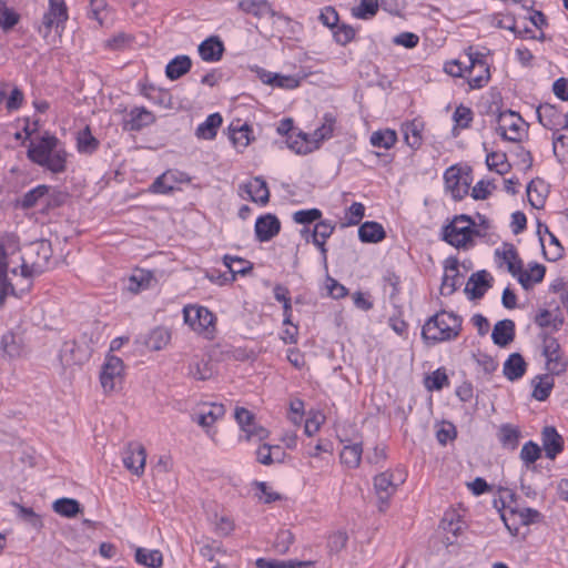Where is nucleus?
<instances>
[{"label":"nucleus","instance_id":"1","mask_svg":"<svg viewBox=\"0 0 568 568\" xmlns=\"http://www.w3.org/2000/svg\"><path fill=\"white\" fill-rule=\"evenodd\" d=\"M27 155L31 162L53 174L63 173L67 170L68 152L62 142L48 132L30 143Z\"/></svg>","mask_w":568,"mask_h":568},{"label":"nucleus","instance_id":"2","mask_svg":"<svg viewBox=\"0 0 568 568\" xmlns=\"http://www.w3.org/2000/svg\"><path fill=\"white\" fill-rule=\"evenodd\" d=\"M462 331V317L453 312L440 311L423 326L422 337L427 345L455 339Z\"/></svg>","mask_w":568,"mask_h":568},{"label":"nucleus","instance_id":"3","mask_svg":"<svg viewBox=\"0 0 568 568\" xmlns=\"http://www.w3.org/2000/svg\"><path fill=\"white\" fill-rule=\"evenodd\" d=\"M52 256L51 244L47 240L30 243L21 256V276L26 280V288L31 286V278L40 275L48 267Z\"/></svg>","mask_w":568,"mask_h":568},{"label":"nucleus","instance_id":"4","mask_svg":"<svg viewBox=\"0 0 568 568\" xmlns=\"http://www.w3.org/2000/svg\"><path fill=\"white\" fill-rule=\"evenodd\" d=\"M475 222L469 215H456L450 223L443 227V240L457 248L466 247L478 235Z\"/></svg>","mask_w":568,"mask_h":568},{"label":"nucleus","instance_id":"5","mask_svg":"<svg viewBox=\"0 0 568 568\" xmlns=\"http://www.w3.org/2000/svg\"><path fill=\"white\" fill-rule=\"evenodd\" d=\"M539 338L541 339V354L546 358V369L550 375L564 374L568 367V359L557 338L547 332H541Z\"/></svg>","mask_w":568,"mask_h":568},{"label":"nucleus","instance_id":"6","mask_svg":"<svg viewBox=\"0 0 568 568\" xmlns=\"http://www.w3.org/2000/svg\"><path fill=\"white\" fill-rule=\"evenodd\" d=\"M184 321L192 329L203 333L206 337H212L215 331V316L203 306H185L183 310Z\"/></svg>","mask_w":568,"mask_h":568},{"label":"nucleus","instance_id":"7","mask_svg":"<svg viewBox=\"0 0 568 568\" xmlns=\"http://www.w3.org/2000/svg\"><path fill=\"white\" fill-rule=\"evenodd\" d=\"M468 70L467 81L471 89L485 87L490 79L489 65L481 52H473V47L467 49Z\"/></svg>","mask_w":568,"mask_h":568},{"label":"nucleus","instance_id":"8","mask_svg":"<svg viewBox=\"0 0 568 568\" xmlns=\"http://www.w3.org/2000/svg\"><path fill=\"white\" fill-rule=\"evenodd\" d=\"M124 365L120 357L109 355L100 374L101 386L105 393L119 388L123 379Z\"/></svg>","mask_w":568,"mask_h":568},{"label":"nucleus","instance_id":"9","mask_svg":"<svg viewBox=\"0 0 568 568\" xmlns=\"http://www.w3.org/2000/svg\"><path fill=\"white\" fill-rule=\"evenodd\" d=\"M68 20V9L64 0H49V9L43 14L39 32L47 38L53 27H60Z\"/></svg>","mask_w":568,"mask_h":568},{"label":"nucleus","instance_id":"10","mask_svg":"<svg viewBox=\"0 0 568 568\" xmlns=\"http://www.w3.org/2000/svg\"><path fill=\"white\" fill-rule=\"evenodd\" d=\"M520 121L521 116L514 111L500 113L497 133L506 141L519 142L521 140Z\"/></svg>","mask_w":568,"mask_h":568},{"label":"nucleus","instance_id":"11","mask_svg":"<svg viewBox=\"0 0 568 568\" xmlns=\"http://www.w3.org/2000/svg\"><path fill=\"white\" fill-rule=\"evenodd\" d=\"M146 460V452L143 445L138 443H131L128 445L124 456L123 464L132 474L140 476L144 473Z\"/></svg>","mask_w":568,"mask_h":568},{"label":"nucleus","instance_id":"12","mask_svg":"<svg viewBox=\"0 0 568 568\" xmlns=\"http://www.w3.org/2000/svg\"><path fill=\"white\" fill-rule=\"evenodd\" d=\"M393 474L384 471L375 476L374 488L378 496V509L384 513L388 508L389 499L396 491V485L393 484Z\"/></svg>","mask_w":568,"mask_h":568},{"label":"nucleus","instance_id":"13","mask_svg":"<svg viewBox=\"0 0 568 568\" xmlns=\"http://www.w3.org/2000/svg\"><path fill=\"white\" fill-rule=\"evenodd\" d=\"M237 8L247 14H253L257 19L268 16L271 18L290 20L284 14L275 11L267 0H241L237 3Z\"/></svg>","mask_w":568,"mask_h":568},{"label":"nucleus","instance_id":"14","mask_svg":"<svg viewBox=\"0 0 568 568\" xmlns=\"http://www.w3.org/2000/svg\"><path fill=\"white\" fill-rule=\"evenodd\" d=\"M281 231L280 220L271 213L260 216L255 222V235L260 242H267Z\"/></svg>","mask_w":568,"mask_h":568},{"label":"nucleus","instance_id":"15","mask_svg":"<svg viewBox=\"0 0 568 568\" xmlns=\"http://www.w3.org/2000/svg\"><path fill=\"white\" fill-rule=\"evenodd\" d=\"M541 443L546 457L549 459H555L564 450V438L554 426L542 428Z\"/></svg>","mask_w":568,"mask_h":568},{"label":"nucleus","instance_id":"16","mask_svg":"<svg viewBox=\"0 0 568 568\" xmlns=\"http://www.w3.org/2000/svg\"><path fill=\"white\" fill-rule=\"evenodd\" d=\"M89 352L75 341H67L60 349V359L64 365H81L89 359Z\"/></svg>","mask_w":568,"mask_h":568},{"label":"nucleus","instance_id":"17","mask_svg":"<svg viewBox=\"0 0 568 568\" xmlns=\"http://www.w3.org/2000/svg\"><path fill=\"white\" fill-rule=\"evenodd\" d=\"M489 278L490 275L485 270L473 273L468 278L465 292L471 300L481 298L486 290L490 287Z\"/></svg>","mask_w":568,"mask_h":568},{"label":"nucleus","instance_id":"18","mask_svg":"<svg viewBox=\"0 0 568 568\" xmlns=\"http://www.w3.org/2000/svg\"><path fill=\"white\" fill-rule=\"evenodd\" d=\"M445 183L447 187L450 190L453 197L455 200H462L469 191V184L464 181L460 182L462 175L460 170L456 166H450L445 172Z\"/></svg>","mask_w":568,"mask_h":568},{"label":"nucleus","instance_id":"19","mask_svg":"<svg viewBox=\"0 0 568 568\" xmlns=\"http://www.w3.org/2000/svg\"><path fill=\"white\" fill-rule=\"evenodd\" d=\"M155 116L145 108H134L129 113V119L124 120V129L130 131H139L144 126L152 124Z\"/></svg>","mask_w":568,"mask_h":568},{"label":"nucleus","instance_id":"20","mask_svg":"<svg viewBox=\"0 0 568 568\" xmlns=\"http://www.w3.org/2000/svg\"><path fill=\"white\" fill-rule=\"evenodd\" d=\"M223 52V42L216 36L207 38L199 45L200 57L207 62H215L221 60Z\"/></svg>","mask_w":568,"mask_h":568},{"label":"nucleus","instance_id":"21","mask_svg":"<svg viewBox=\"0 0 568 568\" xmlns=\"http://www.w3.org/2000/svg\"><path fill=\"white\" fill-rule=\"evenodd\" d=\"M491 338L499 347H505L515 338V323L511 320H503L495 324Z\"/></svg>","mask_w":568,"mask_h":568},{"label":"nucleus","instance_id":"22","mask_svg":"<svg viewBox=\"0 0 568 568\" xmlns=\"http://www.w3.org/2000/svg\"><path fill=\"white\" fill-rule=\"evenodd\" d=\"M244 191L250 195V200L261 205H265L270 201V191L266 182L261 178L256 176L252 182L243 185Z\"/></svg>","mask_w":568,"mask_h":568},{"label":"nucleus","instance_id":"23","mask_svg":"<svg viewBox=\"0 0 568 568\" xmlns=\"http://www.w3.org/2000/svg\"><path fill=\"white\" fill-rule=\"evenodd\" d=\"M459 275L458 271V260L455 257H450L446 261L445 265V274L443 276L442 285H440V294L442 295H450L456 288V278Z\"/></svg>","mask_w":568,"mask_h":568},{"label":"nucleus","instance_id":"24","mask_svg":"<svg viewBox=\"0 0 568 568\" xmlns=\"http://www.w3.org/2000/svg\"><path fill=\"white\" fill-rule=\"evenodd\" d=\"M214 373V365L210 358L194 357L189 365V376L196 381H207Z\"/></svg>","mask_w":568,"mask_h":568},{"label":"nucleus","instance_id":"25","mask_svg":"<svg viewBox=\"0 0 568 568\" xmlns=\"http://www.w3.org/2000/svg\"><path fill=\"white\" fill-rule=\"evenodd\" d=\"M358 237L364 243H378L386 237V232L382 224L367 221L359 226Z\"/></svg>","mask_w":568,"mask_h":568},{"label":"nucleus","instance_id":"26","mask_svg":"<svg viewBox=\"0 0 568 568\" xmlns=\"http://www.w3.org/2000/svg\"><path fill=\"white\" fill-rule=\"evenodd\" d=\"M527 368V363L519 353H513L509 355L507 361L504 363V375L509 381H516L520 378Z\"/></svg>","mask_w":568,"mask_h":568},{"label":"nucleus","instance_id":"27","mask_svg":"<svg viewBox=\"0 0 568 568\" xmlns=\"http://www.w3.org/2000/svg\"><path fill=\"white\" fill-rule=\"evenodd\" d=\"M222 122L223 119L220 113L210 114L206 120L197 126L195 135L199 139L212 140L215 138Z\"/></svg>","mask_w":568,"mask_h":568},{"label":"nucleus","instance_id":"28","mask_svg":"<svg viewBox=\"0 0 568 568\" xmlns=\"http://www.w3.org/2000/svg\"><path fill=\"white\" fill-rule=\"evenodd\" d=\"M497 435L503 447L511 450L517 448L521 436L519 428L511 424H503Z\"/></svg>","mask_w":568,"mask_h":568},{"label":"nucleus","instance_id":"29","mask_svg":"<svg viewBox=\"0 0 568 568\" xmlns=\"http://www.w3.org/2000/svg\"><path fill=\"white\" fill-rule=\"evenodd\" d=\"M335 226L331 224L328 221H320L318 223H316L312 233L313 243L321 250L324 260H326L327 253V250L325 247V240L332 235Z\"/></svg>","mask_w":568,"mask_h":568},{"label":"nucleus","instance_id":"30","mask_svg":"<svg viewBox=\"0 0 568 568\" xmlns=\"http://www.w3.org/2000/svg\"><path fill=\"white\" fill-rule=\"evenodd\" d=\"M52 509L54 513L67 518H73L82 511L81 505L78 500L67 497L57 499L52 504Z\"/></svg>","mask_w":568,"mask_h":568},{"label":"nucleus","instance_id":"31","mask_svg":"<svg viewBox=\"0 0 568 568\" xmlns=\"http://www.w3.org/2000/svg\"><path fill=\"white\" fill-rule=\"evenodd\" d=\"M192 61L187 55H179L166 65L165 73L171 80H176L189 72Z\"/></svg>","mask_w":568,"mask_h":568},{"label":"nucleus","instance_id":"32","mask_svg":"<svg viewBox=\"0 0 568 568\" xmlns=\"http://www.w3.org/2000/svg\"><path fill=\"white\" fill-rule=\"evenodd\" d=\"M532 397L539 402L546 400L554 387V379L550 374L536 376L532 381Z\"/></svg>","mask_w":568,"mask_h":568},{"label":"nucleus","instance_id":"33","mask_svg":"<svg viewBox=\"0 0 568 568\" xmlns=\"http://www.w3.org/2000/svg\"><path fill=\"white\" fill-rule=\"evenodd\" d=\"M223 263L232 273L233 280L235 278L236 274L246 275L253 270V264L250 261L239 256L226 254L223 256Z\"/></svg>","mask_w":568,"mask_h":568},{"label":"nucleus","instance_id":"34","mask_svg":"<svg viewBox=\"0 0 568 568\" xmlns=\"http://www.w3.org/2000/svg\"><path fill=\"white\" fill-rule=\"evenodd\" d=\"M171 339V334L165 327H156L148 335L145 345L151 351L164 348Z\"/></svg>","mask_w":568,"mask_h":568},{"label":"nucleus","instance_id":"35","mask_svg":"<svg viewBox=\"0 0 568 568\" xmlns=\"http://www.w3.org/2000/svg\"><path fill=\"white\" fill-rule=\"evenodd\" d=\"M323 120V124L313 133V140H311L313 148H317L320 142L329 139L333 135L336 123L335 116L331 113H326Z\"/></svg>","mask_w":568,"mask_h":568},{"label":"nucleus","instance_id":"36","mask_svg":"<svg viewBox=\"0 0 568 568\" xmlns=\"http://www.w3.org/2000/svg\"><path fill=\"white\" fill-rule=\"evenodd\" d=\"M135 560L145 567L159 568L162 566L163 557L159 550H148L140 547L135 550Z\"/></svg>","mask_w":568,"mask_h":568},{"label":"nucleus","instance_id":"37","mask_svg":"<svg viewBox=\"0 0 568 568\" xmlns=\"http://www.w3.org/2000/svg\"><path fill=\"white\" fill-rule=\"evenodd\" d=\"M363 454V447L361 443L345 445L341 452V462L351 468L359 466Z\"/></svg>","mask_w":568,"mask_h":568},{"label":"nucleus","instance_id":"38","mask_svg":"<svg viewBox=\"0 0 568 568\" xmlns=\"http://www.w3.org/2000/svg\"><path fill=\"white\" fill-rule=\"evenodd\" d=\"M534 322L541 328L550 327L552 331H559L564 325V316L554 315L548 310H541L536 314Z\"/></svg>","mask_w":568,"mask_h":568},{"label":"nucleus","instance_id":"39","mask_svg":"<svg viewBox=\"0 0 568 568\" xmlns=\"http://www.w3.org/2000/svg\"><path fill=\"white\" fill-rule=\"evenodd\" d=\"M290 149L298 154H306L313 150L310 135L304 132L292 133L287 138Z\"/></svg>","mask_w":568,"mask_h":568},{"label":"nucleus","instance_id":"40","mask_svg":"<svg viewBox=\"0 0 568 568\" xmlns=\"http://www.w3.org/2000/svg\"><path fill=\"white\" fill-rule=\"evenodd\" d=\"M422 129L423 123L414 120L404 126V135L406 143L414 150H417L422 145Z\"/></svg>","mask_w":568,"mask_h":568},{"label":"nucleus","instance_id":"41","mask_svg":"<svg viewBox=\"0 0 568 568\" xmlns=\"http://www.w3.org/2000/svg\"><path fill=\"white\" fill-rule=\"evenodd\" d=\"M50 187L48 185H38L37 187L27 192L22 199L20 200V205L22 209H31L36 206L42 199H44L49 193Z\"/></svg>","mask_w":568,"mask_h":568},{"label":"nucleus","instance_id":"42","mask_svg":"<svg viewBox=\"0 0 568 568\" xmlns=\"http://www.w3.org/2000/svg\"><path fill=\"white\" fill-rule=\"evenodd\" d=\"M261 79L264 83L273 84L283 89H295L300 84V80L292 75H272L271 73H263Z\"/></svg>","mask_w":568,"mask_h":568},{"label":"nucleus","instance_id":"43","mask_svg":"<svg viewBox=\"0 0 568 568\" xmlns=\"http://www.w3.org/2000/svg\"><path fill=\"white\" fill-rule=\"evenodd\" d=\"M486 164L489 170H495L499 174L507 173L511 168L510 163L507 161L506 154L495 151L487 154Z\"/></svg>","mask_w":568,"mask_h":568},{"label":"nucleus","instance_id":"44","mask_svg":"<svg viewBox=\"0 0 568 568\" xmlns=\"http://www.w3.org/2000/svg\"><path fill=\"white\" fill-rule=\"evenodd\" d=\"M396 141V132L389 129L373 132L371 135V143L377 148L390 149Z\"/></svg>","mask_w":568,"mask_h":568},{"label":"nucleus","instance_id":"45","mask_svg":"<svg viewBox=\"0 0 568 568\" xmlns=\"http://www.w3.org/2000/svg\"><path fill=\"white\" fill-rule=\"evenodd\" d=\"M440 528L444 531L452 534L454 537H457L463 530V521L459 519V515L455 511H448L440 520Z\"/></svg>","mask_w":568,"mask_h":568},{"label":"nucleus","instance_id":"46","mask_svg":"<svg viewBox=\"0 0 568 568\" xmlns=\"http://www.w3.org/2000/svg\"><path fill=\"white\" fill-rule=\"evenodd\" d=\"M225 414V407L223 404H211L210 410L202 413L199 418L197 423L202 427H209L212 424H214L217 419L223 417Z\"/></svg>","mask_w":568,"mask_h":568},{"label":"nucleus","instance_id":"47","mask_svg":"<svg viewBox=\"0 0 568 568\" xmlns=\"http://www.w3.org/2000/svg\"><path fill=\"white\" fill-rule=\"evenodd\" d=\"M545 233L549 234L550 244L548 251H546L545 248L542 250L544 255L547 261L556 262L562 257L564 247L558 241V239L549 231L548 226H545Z\"/></svg>","mask_w":568,"mask_h":568},{"label":"nucleus","instance_id":"48","mask_svg":"<svg viewBox=\"0 0 568 568\" xmlns=\"http://www.w3.org/2000/svg\"><path fill=\"white\" fill-rule=\"evenodd\" d=\"M21 338L13 333L3 335L1 344L3 351L11 357L19 356L22 351Z\"/></svg>","mask_w":568,"mask_h":568},{"label":"nucleus","instance_id":"49","mask_svg":"<svg viewBox=\"0 0 568 568\" xmlns=\"http://www.w3.org/2000/svg\"><path fill=\"white\" fill-rule=\"evenodd\" d=\"M507 268L513 276H517L518 282L525 290L531 286V276L528 272L524 271L521 258L514 261V263H508Z\"/></svg>","mask_w":568,"mask_h":568},{"label":"nucleus","instance_id":"50","mask_svg":"<svg viewBox=\"0 0 568 568\" xmlns=\"http://www.w3.org/2000/svg\"><path fill=\"white\" fill-rule=\"evenodd\" d=\"M538 185L542 186V182L540 180H532L527 185L528 201L530 205L535 209H541L545 205V196L538 190Z\"/></svg>","mask_w":568,"mask_h":568},{"label":"nucleus","instance_id":"51","mask_svg":"<svg viewBox=\"0 0 568 568\" xmlns=\"http://www.w3.org/2000/svg\"><path fill=\"white\" fill-rule=\"evenodd\" d=\"M19 21V14L8 8L6 2L0 0V28L3 30L12 29Z\"/></svg>","mask_w":568,"mask_h":568},{"label":"nucleus","instance_id":"52","mask_svg":"<svg viewBox=\"0 0 568 568\" xmlns=\"http://www.w3.org/2000/svg\"><path fill=\"white\" fill-rule=\"evenodd\" d=\"M99 145L98 140L91 134L89 128L80 132L78 136V150L84 153H92Z\"/></svg>","mask_w":568,"mask_h":568},{"label":"nucleus","instance_id":"53","mask_svg":"<svg viewBox=\"0 0 568 568\" xmlns=\"http://www.w3.org/2000/svg\"><path fill=\"white\" fill-rule=\"evenodd\" d=\"M12 505L18 509L19 517L23 519L26 523H28L30 526H32L36 529H41L43 526L42 519L40 515L36 514L32 508H27L22 505H19L17 503H12Z\"/></svg>","mask_w":568,"mask_h":568},{"label":"nucleus","instance_id":"54","mask_svg":"<svg viewBox=\"0 0 568 568\" xmlns=\"http://www.w3.org/2000/svg\"><path fill=\"white\" fill-rule=\"evenodd\" d=\"M377 9V0H362L358 7L353 8V14L359 19H369L376 14Z\"/></svg>","mask_w":568,"mask_h":568},{"label":"nucleus","instance_id":"55","mask_svg":"<svg viewBox=\"0 0 568 568\" xmlns=\"http://www.w3.org/2000/svg\"><path fill=\"white\" fill-rule=\"evenodd\" d=\"M231 139L235 145L247 146L250 143V126L245 123L241 126L230 125Z\"/></svg>","mask_w":568,"mask_h":568},{"label":"nucleus","instance_id":"56","mask_svg":"<svg viewBox=\"0 0 568 568\" xmlns=\"http://www.w3.org/2000/svg\"><path fill=\"white\" fill-rule=\"evenodd\" d=\"M256 568H297L304 565L302 561H284L276 559L258 558L255 562Z\"/></svg>","mask_w":568,"mask_h":568},{"label":"nucleus","instance_id":"57","mask_svg":"<svg viewBox=\"0 0 568 568\" xmlns=\"http://www.w3.org/2000/svg\"><path fill=\"white\" fill-rule=\"evenodd\" d=\"M333 36L337 43L346 45L354 39L355 29L348 24L338 23L337 27H335L333 30Z\"/></svg>","mask_w":568,"mask_h":568},{"label":"nucleus","instance_id":"58","mask_svg":"<svg viewBox=\"0 0 568 568\" xmlns=\"http://www.w3.org/2000/svg\"><path fill=\"white\" fill-rule=\"evenodd\" d=\"M473 111L470 108L463 104L458 105L453 114V119L456 122V126L467 129L473 121Z\"/></svg>","mask_w":568,"mask_h":568},{"label":"nucleus","instance_id":"59","mask_svg":"<svg viewBox=\"0 0 568 568\" xmlns=\"http://www.w3.org/2000/svg\"><path fill=\"white\" fill-rule=\"evenodd\" d=\"M152 280L153 276L150 272L144 273L141 271L139 274H133L130 277L129 290L133 293H138L140 290L149 287Z\"/></svg>","mask_w":568,"mask_h":568},{"label":"nucleus","instance_id":"60","mask_svg":"<svg viewBox=\"0 0 568 568\" xmlns=\"http://www.w3.org/2000/svg\"><path fill=\"white\" fill-rule=\"evenodd\" d=\"M322 217V212L318 209L301 210L293 214V221L297 224H311Z\"/></svg>","mask_w":568,"mask_h":568},{"label":"nucleus","instance_id":"61","mask_svg":"<svg viewBox=\"0 0 568 568\" xmlns=\"http://www.w3.org/2000/svg\"><path fill=\"white\" fill-rule=\"evenodd\" d=\"M294 541V535L290 530H280L274 541V548L278 554H286Z\"/></svg>","mask_w":568,"mask_h":568},{"label":"nucleus","instance_id":"62","mask_svg":"<svg viewBox=\"0 0 568 568\" xmlns=\"http://www.w3.org/2000/svg\"><path fill=\"white\" fill-rule=\"evenodd\" d=\"M540 455H541L540 447L531 440L526 443L523 446L521 452H520V458L527 465L534 464L537 459H539Z\"/></svg>","mask_w":568,"mask_h":568},{"label":"nucleus","instance_id":"63","mask_svg":"<svg viewBox=\"0 0 568 568\" xmlns=\"http://www.w3.org/2000/svg\"><path fill=\"white\" fill-rule=\"evenodd\" d=\"M496 189V185L490 181H479L471 190V197L475 200H486L491 191Z\"/></svg>","mask_w":568,"mask_h":568},{"label":"nucleus","instance_id":"64","mask_svg":"<svg viewBox=\"0 0 568 568\" xmlns=\"http://www.w3.org/2000/svg\"><path fill=\"white\" fill-rule=\"evenodd\" d=\"M235 419L241 426L242 430L246 433L254 425L255 416L246 408L237 407L235 409Z\"/></svg>","mask_w":568,"mask_h":568}]
</instances>
